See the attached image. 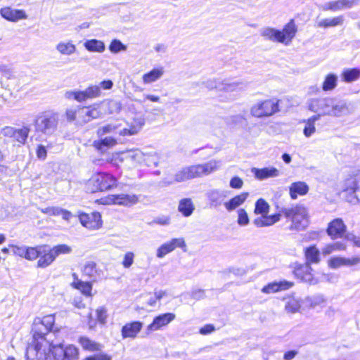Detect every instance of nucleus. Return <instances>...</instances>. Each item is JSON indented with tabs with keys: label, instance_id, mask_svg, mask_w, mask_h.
Masks as SVG:
<instances>
[{
	"label": "nucleus",
	"instance_id": "f257e3e1",
	"mask_svg": "<svg viewBox=\"0 0 360 360\" xmlns=\"http://www.w3.org/2000/svg\"><path fill=\"white\" fill-rule=\"evenodd\" d=\"M308 110L319 117H340L349 114L351 110L347 101L336 96L312 98L307 101Z\"/></svg>",
	"mask_w": 360,
	"mask_h": 360
},
{
	"label": "nucleus",
	"instance_id": "f03ea898",
	"mask_svg": "<svg viewBox=\"0 0 360 360\" xmlns=\"http://www.w3.org/2000/svg\"><path fill=\"white\" fill-rule=\"evenodd\" d=\"M58 122V113L52 110L41 112L35 116L34 120L35 131L45 136H52L57 131Z\"/></svg>",
	"mask_w": 360,
	"mask_h": 360
},
{
	"label": "nucleus",
	"instance_id": "7ed1b4c3",
	"mask_svg": "<svg viewBox=\"0 0 360 360\" xmlns=\"http://www.w3.org/2000/svg\"><path fill=\"white\" fill-rule=\"evenodd\" d=\"M280 212L291 221V230H304L309 224L308 212L303 205H297L292 207L282 208Z\"/></svg>",
	"mask_w": 360,
	"mask_h": 360
},
{
	"label": "nucleus",
	"instance_id": "20e7f679",
	"mask_svg": "<svg viewBox=\"0 0 360 360\" xmlns=\"http://www.w3.org/2000/svg\"><path fill=\"white\" fill-rule=\"evenodd\" d=\"M117 179L108 173H97L86 183V189L91 193L110 190L117 185Z\"/></svg>",
	"mask_w": 360,
	"mask_h": 360
},
{
	"label": "nucleus",
	"instance_id": "39448f33",
	"mask_svg": "<svg viewBox=\"0 0 360 360\" xmlns=\"http://www.w3.org/2000/svg\"><path fill=\"white\" fill-rule=\"evenodd\" d=\"M279 111L278 101L267 99L254 104L250 113L255 117H269Z\"/></svg>",
	"mask_w": 360,
	"mask_h": 360
},
{
	"label": "nucleus",
	"instance_id": "423d86ee",
	"mask_svg": "<svg viewBox=\"0 0 360 360\" xmlns=\"http://www.w3.org/2000/svg\"><path fill=\"white\" fill-rule=\"evenodd\" d=\"M297 32V27L293 19H291L283 28L282 30L275 29V33L272 42H277L288 46L291 44L292 39Z\"/></svg>",
	"mask_w": 360,
	"mask_h": 360
},
{
	"label": "nucleus",
	"instance_id": "0eeeda50",
	"mask_svg": "<svg viewBox=\"0 0 360 360\" xmlns=\"http://www.w3.org/2000/svg\"><path fill=\"white\" fill-rule=\"evenodd\" d=\"M219 167V162L210 160L204 164H199L185 167L189 179L200 177L203 175H208L217 170Z\"/></svg>",
	"mask_w": 360,
	"mask_h": 360
},
{
	"label": "nucleus",
	"instance_id": "6e6552de",
	"mask_svg": "<svg viewBox=\"0 0 360 360\" xmlns=\"http://www.w3.org/2000/svg\"><path fill=\"white\" fill-rule=\"evenodd\" d=\"M101 87L98 85H90L84 91H69L65 94L68 99H74L78 102L88 99L98 98L101 96Z\"/></svg>",
	"mask_w": 360,
	"mask_h": 360
},
{
	"label": "nucleus",
	"instance_id": "1a4fd4ad",
	"mask_svg": "<svg viewBox=\"0 0 360 360\" xmlns=\"http://www.w3.org/2000/svg\"><path fill=\"white\" fill-rule=\"evenodd\" d=\"M342 188L343 191L354 194L360 202V169L354 170L348 174L342 182Z\"/></svg>",
	"mask_w": 360,
	"mask_h": 360
},
{
	"label": "nucleus",
	"instance_id": "9d476101",
	"mask_svg": "<svg viewBox=\"0 0 360 360\" xmlns=\"http://www.w3.org/2000/svg\"><path fill=\"white\" fill-rule=\"evenodd\" d=\"M55 322L54 315H47L41 319H37L33 323L34 337L42 338L46 333L51 330Z\"/></svg>",
	"mask_w": 360,
	"mask_h": 360
},
{
	"label": "nucleus",
	"instance_id": "9b49d317",
	"mask_svg": "<svg viewBox=\"0 0 360 360\" xmlns=\"http://www.w3.org/2000/svg\"><path fill=\"white\" fill-rule=\"evenodd\" d=\"M129 157L135 162L145 164L148 167L158 166L160 161L156 152L145 153L140 150H135L129 153Z\"/></svg>",
	"mask_w": 360,
	"mask_h": 360
},
{
	"label": "nucleus",
	"instance_id": "f8f14e48",
	"mask_svg": "<svg viewBox=\"0 0 360 360\" xmlns=\"http://www.w3.org/2000/svg\"><path fill=\"white\" fill-rule=\"evenodd\" d=\"M248 82L245 80H234L230 78L222 79L218 84V91L224 92L242 91L245 90Z\"/></svg>",
	"mask_w": 360,
	"mask_h": 360
},
{
	"label": "nucleus",
	"instance_id": "ddd939ff",
	"mask_svg": "<svg viewBox=\"0 0 360 360\" xmlns=\"http://www.w3.org/2000/svg\"><path fill=\"white\" fill-rule=\"evenodd\" d=\"M360 264V256L352 257H333L328 260V265L331 269H338L342 266L353 267Z\"/></svg>",
	"mask_w": 360,
	"mask_h": 360
},
{
	"label": "nucleus",
	"instance_id": "4468645a",
	"mask_svg": "<svg viewBox=\"0 0 360 360\" xmlns=\"http://www.w3.org/2000/svg\"><path fill=\"white\" fill-rule=\"evenodd\" d=\"M139 198L135 194H124L121 193L118 195H112L108 196L105 202L106 204H115L124 206H131L139 202Z\"/></svg>",
	"mask_w": 360,
	"mask_h": 360
},
{
	"label": "nucleus",
	"instance_id": "2eb2a0df",
	"mask_svg": "<svg viewBox=\"0 0 360 360\" xmlns=\"http://www.w3.org/2000/svg\"><path fill=\"white\" fill-rule=\"evenodd\" d=\"M186 243L183 238H172L169 241L162 244L156 251V257L162 259L165 257L167 254L174 251L176 248H185Z\"/></svg>",
	"mask_w": 360,
	"mask_h": 360
},
{
	"label": "nucleus",
	"instance_id": "dca6fc26",
	"mask_svg": "<svg viewBox=\"0 0 360 360\" xmlns=\"http://www.w3.org/2000/svg\"><path fill=\"white\" fill-rule=\"evenodd\" d=\"M79 218L81 224L86 229L96 230L100 229L102 226L101 216L99 212L82 213Z\"/></svg>",
	"mask_w": 360,
	"mask_h": 360
},
{
	"label": "nucleus",
	"instance_id": "f3484780",
	"mask_svg": "<svg viewBox=\"0 0 360 360\" xmlns=\"http://www.w3.org/2000/svg\"><path fill=\"white\" fill-rule=\"evenodd\" d=\"M293 272L295 276L300 280L311 284L315 283L312 269L309 264L304 263L297 264L294 268Z\"/></svg>",
	"mask_w": 360,
	"mask_h": 360
},
{
	"label": "nucleus",
	"instance_id": "a211bd4d",
	"mask_svg": "<svg viewBox=\"0 0 360 360\" xmlns=\"http://www.w3.org/2000/svg\"><path fill=\"white\" fill-rule=\"evenodd\" d=\"M176 316L173 313H166L156 316L153 322L147 327V333L158 330L162 327L168 325L175 319Z\"/></svg>",
	"mask_w": 360,
	"mask_h": 360
},
{
	"label": "nucleus",
	"instance_id": "6ab92c4d",
	"mask_svg": "<svg viewBox=\"0 0 360 360\" xmlns=\"http://www.w3.org/2000/svg\"><path fill=\"white\" fill-rule=\"evenodd\" d=\"M0 15L6 20L11 22H18L27 18V15L24 10L14 9L11 7L1 8Z\"/></svg>",
	"mask_w": 360,
	"mask_h": 360
},
{
	"label": "nucleus",
	"instance_id": "aec40b11",
	"mask_svg": "<svg viewBox=\"0 0 360 360\" xmlns=\"http://www.w3.org/2000/svg\"><path fill=\"white\" fill-rule=\"evenodd\" d=\"M346 231V226L342 219L337 218L329 223L327 233L332 238L342 237Z\"/></svg>",
	"mask_w": 360,
	"mask_h": 360
},
{
	"label": "nucleus",
	"instance_id": "412c9836",
	"mask_svg": "<svg viewBox=\"0 0 360 360\" xmlns=\"http://www.w3.org/2000/svg\"><path fill=\"white\" fill-rule=\"evenodd\" d=\"M293 283L288 281H274L268 283L262 288V292L265 294L275 293L279 291L286 290L292 288Z\"/></svg>",
	"mask_w": 360,
	"mask_h": 360
},
{
	"label": "nucleus",
	"instance_id": "4be33fe9",
	"mask_svg": "<svg viewBox=\"0 0 360 360\" xmlns=\"http://www.w3.org/2000/svg\"><path fill=\"white\" fill-rule=\"evenodd\" d=\"M143 323L141 321H133L127 323L122 326L121 330L122 336L124 339L136 338L138 333L143 328Z\"/></svg>",
	"mask_w": 360,
	"mask_h": 360
},
{
	"label": "nucleus",
	"instance_id": "5701e85b",
	"mask_svg": "<svg viewBox=\"0 0 360 360\" xmlns=\"http://www.w3.org/2000/svg\"><path fill=\"white\" fill-rule=\"evenodd\" d=\"M252 173L259 180H264L269 178H274L280 176V171L274 167H267L261 169L252 168Z\"/></svg>",
	"mask_w": 360,
	"mask_h": 360
},
{
	"label": "nucleus",
	"instance_id": "b1692460",
	"mask_svg": "<svg viewBox=\"0 0 360 360\" xmlns=\"http://www.w3.org/2000/svg\"><path fill=\"white\" fill-rule=\"evenodd\" d=\"M284 309L288 314H295L299 312L302 308L303 300L295 297L293 295H288L283 298Z\"/></svg>",
	"mask_w": 360,
	"mask_h": 360
},
{
	"label": "nucleus",
	"instance_id": "393cba45",
	"mask_svg": "<svg viewBox=\"0 0 360 360\" xmlns=\"http://www.w3.org/2000/svg\"><path fill=\"white\" fill-rule=\"evenodd\" d=\"M248 196L249 193L248 192L241 193L224 202V206L228 212H233L241 206L246 201Z\"/></svg>",
	"mask_w": 360,
	"mask_h": 360
},
{
	"label": "nucleus",
	"instance_id": "a878e982",
	"mask_svg": "<svg viewBox=\"0 0 360 360\" xmlns=\"http://www.w3.org/2000/svg\"><path fill=\"white\" fill-rule=\"evenodd\" d=\"M145 124L144 118L139 115L135 117L129 123V128H122L121 134L124 136L137 134Z\"/></svg>",
	"mask_w": 360,
	"mask_h": 360
},
{
	"label": "nucleus",
	"instance_id": "bb28decb",
	"mask_svg": "<svg viewBox=\"0 0 360 360\" xmlns=\"http://www.w3.org/2000/svg\"><path fill=\"white\" fill-rule=\"evenodd\" d=\"M38 257L39 259L37 262V266L39 268L49 266L56 259L51 248L46 245H43L40 255Z\"/></svg>",
	"mask_w": 360,
	"mask_h": 360
},
{
	"label": "nucleus",
	"instance_id": "cd10ccee",
	"mask_svg": "<svg viewBox=\"0 0 360 360\" xmlns=\"http://www.w3.org/2000/svg\"><path fill=\"white\" fill-rule=\"evenodd\" d=\"M281 214L279 213L272 215H261L254 219L253 224L257 227L269 226L278 221L281 219Z\"/></svg>",
	"mask_w": 360,
	"mask_h": 360
},
{
	"label": "nucleus",
	"instance_id": "c85d7f7f",
	"mask_svg": "<svg viewBox=\"0 0 360 360\" xmlns=\"http://www.w3.org/2000/svg\"><path fill=\"white\" fill-rule=\"evenodd\" d=\"M165 69L162 66L155 68L150 72H146L142 76L143 83L145 84H152L159 80L164 75Z\"/></svg>",
	"mask_w": 360,
	"mask_h": 360
},
{
	"label": "nucleus",
	"instance_id": "c756f323",
	"mask_svg": "<svg viewBox=\"0 0 360 360\" xmlns=\"http://www.w3.org/2000/svg\"><path fill=\"white\" fill-rule=\"evenodd\" d=\"M122 129V128H121L120 124L112 122L98 128L97 130V134L99 137H102L103 136L108 134L124 136L122 134H121Z\"/></svg>",
	"mask_w": 360,
	"mask_h": 360
},
{
	"label": "nucleus",
	"instance_id": "7c9ffc66",
	"mask_svg": "<svg viewBox=\"0 0 360 360\" xmlns=\"http://www.w3.org/2000/svg\"><path fill=\"white\" fill-rule=\"evenodd\" d=\"M309 191V186L303 181L292 183L290 186V195L292 199H296L297 195H304Z\"/></svg>",
	"mask_w": 360,
	"mask_h": 360
},
{
	"label": "nucleus",
	"instance_id": "2f4dec72",
	"mask_svg": "<svg viewBox=\"0 0 360 360\" xmlns=\"http://www.w3.org/2000/svg\"><path fill=\"white\" fill-rule=\"evenodd\" d=\"M211 207H217L222 203L223 199L226 197L224 191L212 189L206 194Z\"/></svg>",
	"mask_w": 360,
	"mask_h": 360
},
{
	"label": "nucleus",
	"instance_id": "473e14b6",
	"mask_svg": "<svg viewBox=\"0 0 360 360\" xmlns=\"http://www.w3.org/2000/svg\"><path fill=\"white\" fill-rule=\"evenodd\" d=\"M320 118L319 115L316 114L303 120V123L304 124L303 134L307 138H309L316 132L315 123L316 121L319 120Z\"/></svg>",
	"mask_w": 360,
	"mask_h": 360
},
{
	"label": "nucleus",
	"instance_id": "72a5a7b5",
	"mask_svg": "<svg viewBox=\"0 0 360 360\" xmlns=\"http://www.w3.org/2000/svg\"><path fill=\"white\" fill-rule=\"evenodd\" d=\"M78 115L81 117L84 122H88L99 117V111L94 108L84 107L78 110Z\"/></svg>",
	"mask_w": 360,
	"mask_h": 360
},
{
	"label": "nucleus",
	"instance_id": "f704fd0d",
	"mask_svg": "<svg viewBox=\"0 0 360 360\" xmlns=\"http://www.w3.org/2000/svg\"><path fill=\"white\" fill-rule=\"evenodd\" d=\"M326 299L323 295H315L313 296L306 297L303 301V308H315L316 307L321 306L324 304Z\"/></svg>",
	"mask_w": 360,
	"mask_h": 360
},
{
	"label": "nucleus",
	"instance_id": "c9c22d12",
	"mask_svg": "<svg viewBox=\"0 0 360 360\" xmlns=\"http://www.w3.org/2000/svg\"><path fill=\"white\" fill-rule=\"evenodd\" d=\"M189 179H189L188 176L187 175V172L184 167L182 169H181L180 171H179L178 172H176L175 174L174 178H171L170 179H168L167 178H165L164 179L162 180L160 184L163 186H167L171 185L174 183L182 182V181H185L189 180Z\"/></svg>",
	"mask_w": 360,
	"mask_h": 360
},
{
	"label": "nucleus",
	"instance_id": "e433bc0d",
	"mask_svg": "<svg viewBox=\"0 0 360 360\" xmlns=\"http://www.w3.org/2000/svg\"><path fill=\"white\" fill-rule=\"evenodd\" d=\"M56 49L61 55L70 56L75 53L76 46L71 41H62L57 44Z\"/></svg>",
	"mask_w": 360,
	"mask_h": 360
},
{
	"label": "nucleus",
	"instance_id": "4c0bfd02",
	"mask_svg": "<svg viewBox=\"0 0 360 360\" xmlns=\"http://www.w3.org/2000/svg\"><path fill=\"white\" fill-rule=\"evenodd\" d=\"M341 78L346 83H351L360 78L359 68L345 69L341 73Z\"/></svg>",
	"mask_w": 360,
	"mask_h": 360
},
{
	"label": "nucleus",
	"instance_id": "58836bf2",
	"mask_svg": "<svg viewBox=\"0 0 360 360\" xmlns=\"http://www.w3.org/2000/svg\"><path fill=\"white\" fill-rule=\"evenodd\" d=\"M84 46L86 50L91 52L103 53L105 50V44L96 39L86 40Z\"/></svg>",
	"mask_w": 360,
	"mask_h": 360
},
{
	"label": "nucleus",
	"instance_id": "ea45409f",
	"mask_svg": "<svg viewBox=\"0 0 360 360\" xmlns=\"http://www.w3.org/2000/svg\"><path fill=\"white\" fill-rule=\"evenodd\" d=\"M117 143V140L111 136L94 141V146L99 151L103 152L105 148L112 147Z\"/></svg>",
	"mask_w": 360,
	"mask_h": 360
},
{
	"label": "nucleus",
	"instance_id": "a19ab883",
	"mask_svg": "<svg viewBox=\"0 0 360 360\" xmlns=\"http://www.w3.org/2000/svg\"><path fill=\"white\" fill-rule=\"evenodd\" d=\"M30 131V129L27 126H24L20 129H15L12 139L20 145H24L26 143Z\"/></svg>",
	"mask_w": 360,
	"mask_h": 360
},
{
	"label": "nucleus",
	"instance_id": "79ce46f5",
	"mask_svg": "<svg viewBox=\"0 0 360 360\" xmlns=\"http://www.w3.org/2000/svg\"><path fill=\"white\" fill-rule=\"evenodd\" d=\"M79 342L84 349L90 352L100 351L103 347L101 344L96 342L86 337H81L79 339Z\"/></svg>",
	"mask_w": 360,
	"mask_h": 360
},
{
	"label": "nucleus",
	"instance_id": "37998d69",
	"mask_svg": "<svg viewBox=\"0 0 360 360\" xmlns=\"http://www.w3.org/2000/svg\"><path fill=\"white\" fill-rule=\"evenodd\" d=\"M344 22V16L339 15L331 18L322 19L318 22V27L328 28L342 25Z\"/></svg>",
	"mask_w": 360,
	"mask_h": 360
},
{
	"label": "nucleus",
	"instance_id": "c03bdc74",
	"mask_svg": "<svg viewBox=\"0 0 360 360\" xmlns=\"http://www.w3.org/2000/svg\"><path fill=\"white\" fill-rule=\"evenodd\" d=\"M338 76L334 73L328 74L322 84V89L324 91H333L338 85Z\"/></svg>",
	"mask_w": 360,
	"mask_h": 360
},
{
	"label": "nucleus",
	"instance_id": "a18cd8bd",
	"mask_svg": "<svg viewBox=\"0 0 360 360\" xmlns=\"http://www.w3.org/2000/svg\"><path fill=\"white\" fill-rule=\"evenodd\" d=\"M178 209L185 217H189L194 210V205L190 198H184L180 201Z\"/></svg>",
	"mask_w": 360,
	"mask_h": 360
},
{
	"label": "nucleus",
	"instance_id": "49530a36",
	"mask_svg": "<svg viewBox=\"0 0 360 360\" xmlns=\"http://www.w3.org/2000/svg\"><path fill=\"white\" fill-rule=\"evenodd\" d=\"M305 257L307 262L310 263H319L320 261V252L315 246H310L305 250Z\"/></svg>",
	"mask_w": 360,
	"mask_h": 360
},
{
	"label": "nucleus",
	"instance_id": "de8ad7c7",
	"mask_svg": "<svg viewBox=\"0 0 360 360\" xmlns=\"http://www.w3.org/2000/svg\"><path fill=\"white\" fill-rule=\"evenodd\" d=\"M346 245L342 242H335L326 245L322 249V254L324 255H329L335 251L345 250Z\"/></svg>",
	"mask_w": 360,
	"mask_h": 360
},
{
	"label": "nucleus",
	"instance_id": "09e8293b",
	"mask_svg": "<svg viewBox=\"0 0 360 360\" xmlns=\"http://www.w3.org/2000/svg\"><path fill=\"white\" fill-rule=\"evenodd\" d=\"M72 285L80 290L82 294L86 295V296H90L91 295V290H92V285L89 282H83L82 281H74L72 283Z\"/></svg>",
	"mask_w": 360,
	"mask_h": 360
},
{
	"label": "nucleus",
	"instance_id": "8fccbe9b",
	"mask_svg": "<svg viewBox=\"0 0 360 360\" xmlns=\"http://www.w3.org/2000/svg\"><path fill=\"white\" fill-rule=\"evenodd\" d=\"M269 211V205L263 198H259L255 203L254 212L256 214L268 215Z\"/></svg>",
	"mask_w": 360,
	"mask_h": 360
},
{
	"label": "nucleus",
	"instance_id": "3c124183",
	"mask_svg": "<svg viewBox=\"0 0 360 360\" xmlns=\"http://www.w3.org/2000/svg\"><path fill=\"white\" fill-rule=\"evenodd\" d=\"M78 357L79 351L75 346L70 345L65 347L63 360H77Z\"/></svg>",
	"mask_w": 360,
	"mask_h": 360
},
{
	"label": "nucleus",
	"instance_id": "603ef678",
	"mask_svg": "<svg viewBox=\"0 0 360 360\" xmlns=\"http://www.w3.org/2000/svg\"><path fill=\"white\" fill-rule=\"evenodd\" d=\"M83 274L90 278L96 279L98 275L96 264L94 262H88L83 268Z\"/></svg>",
	"mask_w": 360,
	"mask_h": 360
},
{
	"label": "nucleus",
	"instance_id": "864d4df0",
	"mask_svg": "<svg viewBox=\"0 0 360 360\" xmlns=\"http://www.w3.org/2000/svg\"><path fill=\"white\" fill-rule=\"evenodd\" d=\"M43 245L36 247H27L25 250V259L27 260L36 259L39 255Z\"/></svg>",
	"mask_w": 360,
	"mask_h": 360
},
{
	"label": "nucleus",
	"instance_id": "5fc2aeb1",
	"mask_svg": "<svg viewBox=\"0 0 360 360\" xmlns=\"http://www.w3.org/2000/svg\"><path fill=\"white\" fill-rule=\"evenodd\" d=\"M49 352L52 354L56 359L63 360L65 352L63 345L59 344L57 345H51L49 348Z\"/></svg>",
	"mask_w": 360,
	"mask_h": 360
},
{
	"label": "nucleus",
	"instance_id": "6e6d98bb",
	"mask_svg": "<svg viewBox=\"0 0 360 360\" xmlns=\"http://www.w3.org/2000/svg\"><path fill=\"white\" fill-rule=\"evenodd\" d=\"M51 250L55 258L60 255L70 254L72 252L71 247L65 244L56 245L53 248H51Z\"/></svg>",
	"mask_w": 360,
	"mask_h": 360
},
{
	"label": "nucleus",
	"instance_id": "4d7b16f0",
	"mask_svg": "<svg viewBox=\"0 0 360 360\" xmlns=\"http://www.w3.org/2000/svg\"><path fill=\"white\" fill-rule=\"evenodd\" d=\"M237 213H238L237 222H238V225H240L241 226H247L250 222L247 212L244 209L241 208L237 211Z\"/></svg>",
	"mask_w": 360,
	"mask_h": 360
},
{
	"label": "nucleus",
	"instance_id": "13d9d810",
	"mask_svg": "<svg viewBox=\"0 0 360 360\" xmlns=\"http://www.w3.org/2000/svg\"><path fill=\"white\" fill-rule=\"evenodd\" d=\"M109 49L112 53H116L122 51H126L127 46L120 40L113 39L110 44Z\"/></svg>",
	"mask_w": 360,
	"mask_h": 360
},
{
	"label": "nucleus",
	"instance_id": "bf43d9fd",
	"mask_svg": "<svg viewBox=\"0 0 360 360\" xmlns=\"http://www.w3.org/2000/svg\"><path fill=\"white\" fill-rule=\"evenodd\" d=\"M274 27H265L260 30V35L265 39L272 41L274 34L275 33Z\"/></svg>",
	"mask_w": 360,
	"mask_h": 360
},
{
	"label": "nucleus",
	"instance_id": "052dcab7",
	"mask_svg": "<svg viewBox=\"0 0 360 360\" xmlns=\"http://www.w3.org/2000/svg\"><path fill=\"white\" fill-rule=\"evenodd\" d=\"M323 9L325 11H338L342 10L341 6V2L340 0L330 1L326 3L323 7Z\"/></svg>",
	"mask_w": 360,
	"mask_h": 360
},
{
	"label": "nucleus",
	"instance_id": "680f3d73",
	"mask_svg": "<svg viewBox=\"0 0 360 360\" xmlns=\"http://www.w3.org/2000/svg\"><path fill=\"white\" fill-rule=\"evenodd\" d=\"M134 254L132 252H127L123 258L122 264L124 268H129L134 263Z\"/></svg>",
	"mask_w": 360,
	"mask_h": 360
},
{
	"label": "nucleus",
	"instance_id": "e2e57ef3",
	"mask_svg": "<svg viewBox=\"0 0 360 360\" xmlns=\"http://www.w3.org/2000/svg\"><path fill=\"white\" fill-rule=\"evenodd\" d=\"M97 320L101 323H105L108 317L107 310L104 307H101L96 309Z\"/></svg>",
	"mask_w": 360,
	"mask_h": 360
},
{
	"label": "nucleus",
	"instance_id": "0e129e2a",
	"mask_svg": "<svg viewBox=\"0 0 360 360\" xmlns=\"http://www.w3.org/2000/svg\"><path fill=\"white\" fill-rule=\"evenodd\" d=\"M40 210L42 213L49 216H58L60 215V212H61V208L59 207H49L42 208Z\"/></svg>",
	"mask_w": 360,
	"mask_h": 360
},
{
	"label": "nucleus",
	"instance_id": "69168bd1",
	"mask_svg": "<svg viewBox=\"0 0 360 360\" xmlns=\"http://www.w3.org/2000/svg\"><path fill=\"white\" fill-rule=\"evenodd\" d=\"M10 248L13 255L25 258L26 246L11 245Z\"/></svg>",
	"mask_w": 360,
	"mask_h": 360
},
{
	"label": "nucleus",
	"instance_id": "338daca9",
	"mask_svg": "<svg viewBox=\"0 0 360 360\" xmlns=\"http://www.w3.org/2000/svg\"><path fill=\"white\" fill-rule=\"evenodd\" d=\"M121 110V104L116 101H110L108 102V112L110 114L117 113Z\"/></svg>",
	"mask_w": 360,
	"mask_h": 360
},
{
	"label": "nucleus",
	"instance_id": "774afa93",
	"mask_svg": "<svg viewBox=\"0 0 360 360\" xmlns=\"http://www.w3.org/2000/svg\"><path fill=\"white\" fill-rule=\"evenodd\" d=\"M229 186L232 188L240 189L243 186V181L238 176H234L230 180Z\"/></svg>",
	"mask_w": 360,
	"mask_h": 360
}]
</instances>
